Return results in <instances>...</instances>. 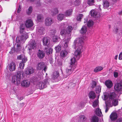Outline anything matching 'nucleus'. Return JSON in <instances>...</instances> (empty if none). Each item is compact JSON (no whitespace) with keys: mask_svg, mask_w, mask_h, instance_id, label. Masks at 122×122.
Instances as JSON below:
<instances>
[{"mask_svg":"<svg viewBox=\"0 0 122 122\" xmlns=\"http://www.w3.org/2000/svg\"><path fill=\"white\" fill-rule=\"evenodd\" d=\"M94 24L93 21L92 20H89L87 22V25L88 27L92 26Z\"/></svg>","mask_w":122,"mask_h":122,"instance_id":"obj_40","label":"nucleus"},{"mask_svg":"<svg viewBox=\"0 0 122 122\" xmlns=\"http://www.w3.org/2000/svg\"><path fill=\"white\" fill-rule=\"evenodd\" d=\"M37 70L39 71H44L45 72L47 70L48 67L45 64L44 62H42L38 63L36 66Z\"/></svg>","mask_w":122,"mask_h":122,"instance_id":"obj_6","label":"nucleus"},{"mask_svg":"<svg viewBox=\"0 0 122 122\" xmlns=\"http://www.w3.org/2000/svg\"><path fill=\"white\" fill-rule=\"evenodd\" d=\"M48 61L51 64H53V60L51 57H49Z\"/></svg>","mask_w":122,"mask_h":122,"instance_id":"obj_53","label":"nucleus"},{"mask_svg":"<svg viewBox=\"0 0 122 122\" xmlns=\"http://www.w3.org/2000/svg\"><path fill=\"white\" fill-rule=\"evenodd\" d=\"M61 45H59L56 46L55 47V50L56 52H59L61 51Z\"/></svg>","mask_w":122,"mask_h":122,"instance_id":"obj_34","label":"nucleus"},{"mask_svg":"<svg viewBox=\"0 0 122 122\" xmlns=\"http://www.w3.org/2000/svg\"><path fill=\"white\" fill-rule=\"evenodd\" d=\"M73 29L71 26H69L66 30L65 39L64 41V46L65 48L68 47V44L71 38V31Z\"/></svg>","mask_w":122,"mask_h":122,"instance_id":"obj_2","label":"nucleus"},{"mask_svg":"<svg viewBox=\"0 0 122 122\" xmlns=\"http://www.w3.org/2000/svg\"><path fill=\"white\" fill-rule=\"evenodd\" d=\"M114 76L115 77H117L118 75V73L117 72H114L113 73Z\"/></svg>","mask_w":122,"mask_h":122,"instance_id":"obj_55","label":"nucleus"},{"mask_svg":"<svg viewBox=\"0 0 122 122\" xmlns=\"http://www.w3.org/2000/svg\"><path fill=\"white\" fill-rule=\"evenodd\" d=\"M60 28L61 30L65 29L66 28V27L65 25V24L64 23H61L60 24Z\"/></svg>","mask_w":122,"mask_h":122,"instance_id":"obj_46","label":"nucleus"},{"mask_svg":"<svg viewBox=\"0 0 122 122\" xmlns=\"http://www.w3.org/2000/svg\"><path fill=\"white\" fill-rule=\"evenodd\" d=\"M105 84L107 87L108 88H110L113 85L112 82L110 80L106 81L105 82Z\"/></svg>","mask_w":122,"mask_h":122,"instance_id":"obj_20","label":"nucleus"},{"mask_svg":"<svg viewBox=\"0 0 122 122\" xmlns=\"http://www.w3.org/2000/svg\"><path fill=\"white\" fill-rule=\"evenodd\" d=\"M88 95L89 98L92 99H95L96 96L95 93L92 91H91L89 92Z\"/></svg>","mask_w":122,"mask_h":122,"instance_id":"obj_21","label":"nucleus"},{"mask_svg":"<svg viewBox=\"0 0 122 122\" xmlns=\"http://www.w3.org/2000/svg\"><path fill=\"white\" fill-rule=\"evenodd\" d=\"M86 27L85 26L82 27L81 30H80V32L81 34H84L85 33L86 31Z\"/></svg>","mask_w":122,"mask_h":122,"instance_id":"obj_33","label":"nucleus"},{"mask_svg":"<svg viewBox=\"0 0 122 122\" xmlns=\"http://www.w3.org/2000/svg\"><path fill=\"white\" fill-rule=\"evenodd\" d=\"M86 38L85 36H84L81 38L76 39L74 41V44L72 46V48L76 50L74 53L75 56L71 59L70 65L66 69L65 74L63 75L64 77H67L72 73V71L76 68V60H78L80 58L81 54L82 51V49L83 40H85Z\"/></svg>","mask_w":122,"mask_h":122,"instance_id":"obj_1","label":"nucleus"},{"mask_svg":"<svg viewBox=\"0 0 122 122\" xmlns=\"http://www.w3.org/2000/svg\"><path fill=\"white\" fill-rule=\"evenodd\" d=\"M114 88L115 90L117 91H121L122 89V83H117L114 86Z\"/></svg>","mask_w":122,"mask_h":122,"instance_id":"obj_14","label":"nucleus"},{"mask_svg":"<svg viewBox=\"0 0 122 122\" xmlns=\"http://www.w3.org/2000/svg\"><path fill=\"white\" fill-rule=\"evenodd\" d=\"M24 72L26 75H30L34 72L33 68L31 67L27 68L25 69Z\"/></svg>","mask_w":122,"mask_h":122,"instance_id":"obj_12","label":"nucleus"},{"mask_svg":"<svg viewBox=\"0 0 122 122\" xmlns=\"http://www.w3.org/2000/svg\"><path fill=\"white\" fill-rule=\"evenodd\" d=\"M17 47L16 49L15 47H13L11 49V51L9 52L11 54L15 52H17L20 51L21 49V43H17Z\"/></svg>","mask_w":122,"mask_h":122,"instance_id":"obj_8","label":"nucleus"},{"mask_svg":"<svg viewBox=\"0 0 122 122\" xmlns=\"http://www.w3.org/2000/svg\"><path fill=\"white\" fill-rule=\"evenodd\" d=\"M25 24V25L27 28H30L33 25V21L31 19L27 20L26 21Z\"/></svg>","mask_w":122,"mask_h":122,"instance_id":"obj_13","label":"nucleus"},{"mask_svg":"<svg viewBox=\"0 0 122 122\" xmlns=\"http://www.w3.org/2000/svg\"><path fill=\"white\" fill-rule=\"evenodd\" d=\"M49 85L48 79L44 80L42 82L38 81L36 85V87L38 89H43Z\"/></svg>","mask_w":122,"mask_h":122,"instance_id":"obj_4","label":"nucleus"},{"mask_svg":"<svg viewBox=\"0 0 122 122\" xmlns=\"http://www.w3.org/2000/svg\"><path fill=\"white\" fill-rule=\"evenodd\" d=\"M116 96V94L114 92L110 93L108 95L109 98L111 100L115 98Z\"/></svg>","mask_w":122,"mask_h":122,"instance_id":"obj_27","label":"nucleus"},{"mask_svg":"<svg viewBox=\"0 0 122 122\" xmlns=\"http://www.w3.org/2000/svg\"><path fill=\"white\" fill-rule=\"evenodd\" d=\"M90 14L91 16H93L95 18L97 17L96 11L93 10H92L90 11Z\"/></svg>","mask_w":122,"mask_h":122,"instance_id":"obj_31","label":"nucleus"},{"mask_svg":"<svg viewBox=\"0 0 122 122\" xmlns=\"http://www.w3.org/2000/svg\"><path fill=\"white\" fill-rule=\"evenodd\" d=\"M101 87L100 86H97L96 88V92L97 94H99L101 92Z\"/></svg>","mask_w":122,"mask_h":122,"instance_id":"obj_36","label":"nucleus"},{"mask_svg":"<svg viewBox=\"0 0 122 122\" xmlns=\"http://www.w3.org/2000/svg\"><path fill=\"white\" fill-rule=\"evenodd\" d=\"M81 3L80 0H76L74 2V5L75 6H77L79 5Z\"/></svg>","mask_w":122,"mask_h":122,"instance_id":"obj_43","label":"nucleus"},{"mask_svg":"<svg viewBox=\"0 0 122 122\" xmlns=\"http://www.w3.org/2000/svg\"><path fill=\"white\" fill-rule=\"evenodd\" d=\"M23 97H18V99L19 100H20V101H21L23 99Z\"/></svg>","mask_w":122,"mask_h":122,"instance_id":"obj_64","label":"nucleus"},{"mask_svg":"<svg viewBox=\"0 0 122 122\" xmlns=\"http://www.w3.org/2000/svg\"><path fill=\"white\" fill-rule=\"evenodd\" d=\"M24 57V55H20L19 56H18L17 57V59L18 60H21L23 57Z\"/></svg>","mask_w":122,"mask_h":122,"instance_id":"obj_52","label":"nucleus"},{"mask_svg":"<svg viewBox=\"0 0 122 122\" xmlns=\"http://www.w3.org/2000/svg\"><path fill=\"white\" fill-rule=\"evenodd\" d=\"M45 52L43 50H41L39 49L37 54V56L39 59H41L43 58L45 56Z\"/></svg>","mask_w":122,"mask_h":122,"instance_id":"obj_10","label":"nucleus"},{"mask_svg":"<svg viewBox=\"0 0 122 122\" xmlns=\"http://www.w3.org/2000/svg\"><path fill=\"white\" fill-rule=\"evenodd\" d=\"M25 25L24 24H22L20 25V34L22 35H23V34L26 33L25 31Z\"/></svg>","mask_w":122,"mask_h":122,"instance_id":"obj_18","label":"nucleus"},{"mask_svg":"<svg viewBox=\"0 0 122 122\" xmlns=\"http://www.w3.org/2000/svg\"><path fill=\"white\" fill-rule=\"evenodd\" d=\"M63 46L65 48V49H67V48H68V46L66 48L64 46V45ZM67 54V52L66 49H65L64 50H62L61 52L60 53V55L62 57H64L66 56Z\"/></svg>","mask_w":122,"mask_h":122,"instance_id":"obj_22","label":"nucleus"},{"mask_svg":"<svg viewBox=\"0 0 122 122\" xmlns=\"http://www.w3.org/2000/svg\"><path fill=\"white\" fill-rule=\"evenodd\" d=\"M21 10V8L20 7V5H19V8L17 10V12L18 13H19L20 12Z\"/></svg>","mask_w":122,"mask_h":122,"instance_id":"obj_57","label":"nucleus"},{"mask_svg":"<svg viewBox=\"0 0 122 122\" xmlns=\"http://www.w3.org/2000/svg\"><path fill=\"white\" fill-rule=\"evenodd\" d=\"M24 75V72L22 70L17 71L16 75L12 77V81L13 83L17 85L20 84L21 79V75L23 77Z\"/></svg>","mask_w":122,"mask_h":122,"instance_id":"obj_3","label":"nucleus"},{"mask_svg":"<svg viewBox=\"0 0 122 122\" xmlns=\"http://www.w3.org/2000/svg\"><path fill=\"white\" fill-rule=\"evenodd\" d=\"M103 69V67L101 66H98L96 67L94 70L95 72H97L98 71H100Z\"/></svg>","mask_w":122,"mask_h":122,"instance_id":"obj_35","label":"nucleus"},{"mask_svg":"<svg viewBox=\"0 0 122 122\" xmlns=\"http://www.w3.org/2000/svg\"><path fill=\"white\" fill-rule=\"evenodd\" d=\"M65 17V15L64 14H61L58 15L57 18L58 20H61L63 19Z\"/></svg>","mask_w":122,"mask_h":122,"instance_id":"obj_30","label":"nucleus"},{"mask_svg":"<svg viewBox=\"0 0 122 122\" xmlns=\"http://www.w3.org/2000/svg\"><path fill=\"white\" fill-rule=\"evenodd\" d=\"M45 48L46 49V55H49L52 53L53 52V49L52 48H50L49 49H47L46 47H45Z\"/></svg>","mask_w":122,"mask_h":122,"instance_id":"obj_24","label":"nucleus"},{"mask_svg":"<svg viewBox=\"0 0 122 122\" xmlns=\"http://www.w3.org/2000/svg\"><path fill=\"white\" fill-rule=\"evenodd\" d=\"M95 2L94 0H88L87 4L90 6L94 5V4Z\"/></svg>","mask_w":122,"mask_h":122,"instance_id":"obj_39","label":"nucleus"},{"mask_svg":"<svg viewBox=\"0 0 122 122\" xmlns=\"http://www.w3.org/2000/svg\"><path fill=\"white\" fill-rule=\"evenodd\" d=\"M9 70L11 71H15L16 68V64L15 63L12 62L10 63L9 65Z\"/></svg>","mask_w":122,"mask_h":122,"instance_id":"obj_15","label":"nucleus"},{"mask_svg":"<svg viewBox=\"0 0 122 122\" xmlns=\"http://www.w3.org/2000/svg\"><path fill=\"white\" fill-rule=\"evenodd\" d=\"M42 18V16L41 14L38 15L37 17V20L39 22H40L41 21Z\"/></svg>","mask_w":122,"mask_h":122,"instance_id":"obj_47","label":"nucleus"},{"mask_svg":"<svg viewBox=\"0 0 122 122\" xmlns=\"http://www.w3.org/2000/svg\"><path fill=\"white\" fill-rule=\"evenodd\" d=\"M103 95H104V100H106L107 99L108 97L109 94H108L107 92H105L103 93Z\"/></svg>","mask_w":122,"mask_h":122,"instance_id":"obj_44","label":"nucleus"},{"mask_svg":"<svg viewBox=\"0 0 122 122\" xmlns=\"http://www.w3.org/2000/svg\"><path fill=\"white\" fill-rule=\"evenodd\" d=\"M83 16V15L81 14H80L78 15L76 18V20L78 21H81L82 18Z\"/></svg>","mask_w":122,"mask_h":122,"instance_id":"obj_41","label":"nucleus"},{"mask_svg":"<svg viewBox=\"0 0 122 122\" xmlns=\"http://www.w3.org/2000/svg\"><path fill=\"white\" fill-rule=\"evenodd\" d=\"M106 108L105 110V112L106 113H107L108 111L109 108L107 107V105L106 104Z\"/></svg>","mask_w":122,"mask_h":122,"instance_id":"obj_60","label":"nucleus"},{"mask_svg":"<svg viewBox=\"0 0 122 122\" xmlns=\"http://www.w3.org/2000/svg\"><path fill=\"white\" fill-rule=\"evenodd\" d=\"M21 84L22 86L25 87H27L30 86V83L28 80H25L21 82Z\"/></svg>","mask_w":122,"mask_h":122,"instance_id":"obj_16","label":"nucleus"},{"mask_svg":"<svg viewBox=\"0 0 122 122\" xmlns=\"http://www.w3.org/2000/svg\"><path fill=\"white\" fill-rule=\"evenodd\" d=\"M72 9H69L67 10L65 13L66 16H67L71 15L72 14Z\"/></svg>","mask_w":122,"mask_h":122,"instance_id":"obj_38","label":"nucleus"},{"mask_svg":"<svg viewBox=\"0 0 122 122\" xmlns=\"http://www.w3.org/2000/svg\"><path fill=\"white\" fill-rule=\"evenodd\" d=\"M98 100H96L94 101L92 103V106L94 107L97 106L98 104Z\"/></svg>","mask_w":122,"mask_h":122,"instance_id":"obj_45","label":"nucleus"},{"mask_svg":"<svg viewBox=\"0 0 122 122\" xmlns=\"http://www.w3.org/2000/svg\"><path fill=\"white\" fill-rule=\"evenodd\" d=\"M96 110L97 111H99V112L100 113H101V114H102V113L101 111V109H100L99 108H98V109H96Z\"/></svg>","mask_w":122,"mask_h":122,"instance_id":"obj_62","label":"nucleus"},{"mask_svg":"<svg viewBox=\"0 0 122 122\" xmlns=\"http://www.w3.org/2000/svg\"><path fill=\"white\" fill-rule=\"evenodd\" d=\"M29 47L28 50L29 51V52L31 53L32 49H34L36 47V43L35 41L34 40H31L29 44Z\"/></svg>","mask_w":122,"mask_h":122,"instance_id":"obj_7","label":"nucleus"},{"mask_svg":"<svg viewBox=\"0 0 122 122\" xmlns=\"http://www.w3.org/2000/svg\"><path fill=\"white\" fill-rule=\"evenodd\" d=\"M28 36L27 33L21 34V35L17 36L16 38V41L17 43H24L25 40L28 38Z\"/></svg>","mask_w":122,"mask_h":122,"instance_id":"obj_5","label":"nucleus"},{"mask_svg":"<svg viewBox=\"0 0 122 122\" xmlns=\"http://www.w3.org/2000/svg\"><path fill=\"white\" fill-rule=\"evenodd\" d=\"M50 40L49 38L47 37H44L42 40V42L44 46H48L49 45Z\"/></svg>","mask_w":122,"mask_h":122,"instance_id":"obj_17","label":"nucleus"},{"mask_svg":"<svg viewBox=\"0 0 122 122\" xmlns=\"http://www.w3.org/2000/svg\"><path fill=\"white\" fill-rule=\"evenodd\" d=\"M97 84V82L95 81H92V88H94L96 86Z\"/></svg>","mask_w":122,"mask_h":122,"instance_id":"obj_49","label":"nucleus"},{"mask_svg":"<svg viewBox=\"0 0 122 122\" xmlns=\"http://www.w3.org/2000/svg\"><path fill=\"white\" fill-rule=\"evenodd\" d=\"M22 61H21L19 64V67L20 69H23L25 66V63L27 61V59L24 56V57L22 59Z\"/></svg>","mask_w":122,"mask_h":122,"instance_id":"obj_9","label":"nucleus"},{"mask_svg":"<svg viewBox=\"0 0 122 122\" xmlns=\"http://www.w3.org/2000/svg\"><path fill=\"white\" fill-rule=\"evenodd\" d=\"M117 114L115 112H112L110 116V118L112 121L116 120L117 118Z\"/></svg>","mask_w":122,"mask_h":122,"instance_id":"obj_19","label":"nucleus"},{"mask_svg":"<svg viewBox=\"0 0 122 122\" xmlns=\"http://www.w3.org/2000/svg\"><path fill=\"white\" fill-rule=\"evenodd\" d=\"M116 122H122V119L121 118H118L116 121Z\"/></svg>","mask_w":122,"mask_h":122,"instance_id":"obj_59","label":"nucleus"},{"mask_svg":"<svg viewBox=\"0 0 122 122\" xmlns=\"http://www.w3.org/2000/svg\"><path fill=\"white\" fill-rule=\"evenodd\" d=\"M118 102L117 101L116 99L113 100L112 102V105L114 106H116L117 105Z\"/></svg>","mask_w":122,"mask_h":122,"instance_id":"obj_50","label":"nucleus"},{"mask_svg":"<svg viewBox=\"0 0 122 122\" xmlns=\"http://www.w3.org/2000/svg\"><path fill=\"white\" fill-rule=\"evenodd\" d=\"M60 62L58 63V64L60 66H61L62 65V62L61 60L60 61Z\"/></svg>","mask_w":122,"mask_h":122,"instance_id":"obj_61","label":"nucleus"},{"mask_svg":"<svg viewBox=\"0 0 122 122\" xmlns=\"http://www.w3.org/2000/svg\"><path fill=\"white\" fill-rule=\"evenodd\" d=\"M44 29L41 26H38L37 28L36 31L38 32V34L41 35L43 34Z\"/></svg>","mask_w":122,"mask_h":122,"instance_id":"obj_25","label":"nucleus"},{"mask_svg":"<svg viewBox=\"0 0 122 122\" xmlns=\"http://www.w3.org/2000/svg\"><path fill=\"white\" fill-rule=\"evenodd\" d=\"M65 29H62L61 30V31L60 32L61 35L62 36L65 35V36L66 31Z\"/></svg>","mask_w":122,"mask_h":122,"instance_id":"obj_48","label":"nucleus"},{"mask_svg":"<svg viewBox=\"0 0 122 122\" xmlns=\"http://www.w3.org/2000/svg\"><path fill=\"white\" fill-rule=\"evenodd\" d=\"M59 75V74L58 71H54L52 77V78L53 79H57Z\"/></svg>","mask_w":122,"mask_h":122,"instance_id":"obj_23","label":"nucleus"},{"mask_svg":"<svg viewBox=\"0 0 122 122\" xmlns=\"http://www.w3.org/2000/svg\"><path fill=\"white\" fill-rule=\"evenodd\" d=\"M118 30V29L117 28V27H116L114 28V31L115 34H116L117 33Z\"/></svg>","mask_w":122,"mask_h":122,"instance_id":"obj_58","label":"nucleus"},{"mask_svg":"<svg viewBox=\"0 0 122 122\" xmlns=\"http://www.w3.org/2000/svg\"><path fill=\"white\" fill-rule=\"evenodd\" d=\"M60 38L57 36H54L52 38V41L54 42H56L60 41Z\"/></svg>","mask_w":122,"mask_h":122,"instance_id":"obj_29","label":"nucleus"},{"mask_svg":"<svg viewBox=\"0 0 122 122\" xmlns=\"http://www.w3.org/2000/svg\"><path fill=\"white\" fill-rule=\"evenodd\" d=\"M80 118L83 122V121H85L86 119L85 116L83 115H81L80 116Z\"/></svg>","mask_w":122,"mask_h":122,"instance_id":"obj_51","label":"nucleus"},{"mask_svg":"<svg viewBox=\"0 0 122 122\" xmlns=\"http://www.w3.org/2000/svg\"><path fill=\"white\" fill-rule=\"evenodd\" d=\"M103 6L105 8H107L109 6L110 3L107 0H103Z\"/></svg>","mask_w":122,"mask_h":122,"instance_id":"obj_26","label":"nucleus"},{"mask_svg":"<svg viewBox=\"0 0 122 122\" xmlns=\"http://www.w3.org/2000/svg\"><path fill=\"white\" fill-rule=\"evenodd\" d=\"M51 12L53 15H54L58 14V11L57 8H55L53 9V10H52Z\"/></svg>","mask_w":122,"mask_h":122,"instance_id":"obj_37","label":"nucleus"},{"mask_svg":"<svg viewBox=\"0 0 122 122\" xmlns=\"http://www.w3.org/2000/svg\"><path fill=\"white\" fill-rule=\"evenodd\" d=\"M53 23V20L51 18L47 17L45 20V23L46 26H50Z\"/></svg>","mask_w":122,"mask_h":122,"instance_id":"obj_11","label":"nucleus"},{"mask_svg":"<svg viewBox=\"0 0 122 122\" xmlns=\"http://www.w3.org/2000/svg\"><path fill=\"white\" fill-rule=\"evenodd\" d=\"M33 10V8L32 6H30L26 11V13L28 15H29L32 13Z\"/></svg>","mask_w":122,"mask_h":122,"instance_id":"obj_32","label":"nucleus"},{"mask_svg":"<svg viewBox=\"0 0 122 122\" xmlns=\"http://www.w3.org/2000/svg\"><path fill=\"white\" fill-rule=\"evenodd\" d=\"M99 118L97 116H94L91 118V122H98Z\"/></svg>","mask_w":122,"mask_h":122,"instance_id":"obj_28","label":"nucleus"},{"mask_svg":"<svg viewBox=\"0 0 122 122\" xmlns=\"http://www.w3.org/2000/svg\"><path fill=\"white\" fill-rule=\"evenodd\" d=\"M95 113L96 115H97V116H99V117H100L101 116V113H100L99 112V111H97L96 110L95 111Z\"/></svg>","mask_w":122,"mask_h":122,"instance_id":"obj_54","label":"nucleus"},{"mask_svg":"<svg viewBox=\"0 0 122 122\" xmlns=\"http://www.w3.org/2000/svg\"><path fill=\"white\" fill-rule=\"evenodd\" d=\"M88 19L87 18H86L84 19V23H85L87 21Z\"/></svg>","mask_w":122,"mask_h":122,"instance_id":"obj_63","label":"nucleus"},{"mask_svg":"<svg viewBox=\"0 0 122 122\" xmlns=\"http://www.w3.org/2000/svg\"><path fill=\"white\" fill-rule=\"evenodd\" d=\"M118 59L119 60L122 59V52H121L119 55Z\"/></svg>","mask_w":122,"mask_h":122,"instance_id":"obj_56","label":"nucleus"},{"mask_svg":"<svg viewBox=\"0 0 122 122\" xmlns=\"http://www.w3.org/2000/svg\"><path fill=\"white\" fill-rule=\"evenodd\" d=\"M56 33V30L55 29H52L49 32V34L51 35H54Z\"/></svg>","mask_w":122,"mask_h":122,"instance_id":"obj_42","label":"nucleus"}]
</instances>
